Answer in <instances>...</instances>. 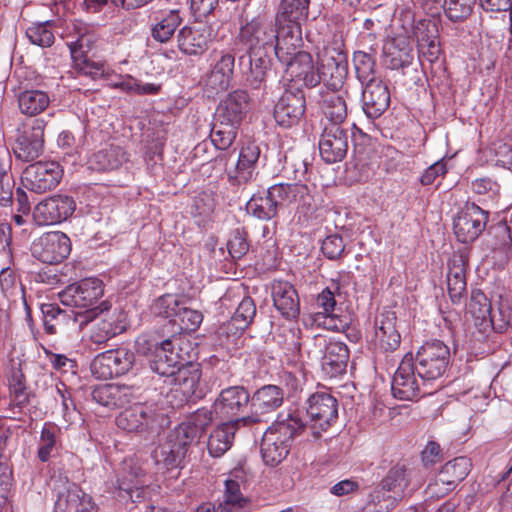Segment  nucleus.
Masks as SVG:
<instances>
[{
	"mask_svg": "<svg viewBox=\"0 0 512 512\" xmlns=\"http://www.w3.org/2000/svg\"><path fill=\"white\" fill-rule=\"evenodd\" d=\"M71 251L69 237L60 231L47 232L34 240L32 256L47 264H58L68 257Z\"/></svg>",
	"mask_w": 512,
	"mask_h": 512,
	"instance_id": "15",
	"label": "nucleus"
},
{
	"mask_svg": "<svg viewBox=\"0 0 512 512\" xmlns=\"http://www.w3.org/2000/svg\"><path fill=\"white\" fill-rule=\"evenodd\" d=\"M84 134L79 130L74 133L71 130L62 131L57 139V144L65 155L75 157L79 153V149L84 145Z\"/></svg>",
	"mask_w": 512,
	"mask_h": 512,
	"instance_id": "57",
	"label": "nucleus"
},
{
	"mask_svg": "<svg viewBox=\"0 0 512 512\" xmlns=\"http://www.w3.org/2000/svg\"><path fill=\"white\" fill-rule=\"evenodd\" d=\"M242 426L238 418L221 424L210 434L207 449L214 458L223 456L232 446L236 430Z\"/></svg>",
	"mask_w": 512,
	"mask_h": 512,
	"instance_id": "36",
	"label": "nucleus"
},
{
	"mask_svg": "<svg viewBox=\"0 0 512 512\" xmlns=\"http://www.w3.org/2000/svg\"><path fill=\"white\" fill-rule=\"evenodd\" d=\"M310 0H281L276 14V26L280 38L289 37L291 43H298L302 36V25L308 20Z\"/></svg>",
	"mask_w": 512,
	"mask_h": 512,
	"instance_id": "10",
	"label": "nucleus"
},
{
	"mask_svg": "<svg viewBox=\"0 0 512 512\" xmlns=\"http://www.w3.org/2000/svg\"><path fill=\"white\" fill-rule=\"evenodd\" d=\"M142 477H144V471L140 467L125 463L124 473L117 479L118 497L132 502L145 498L149 487L144 485V481L141 480Z\"/></svg>",
	"mask_w": 512,
	"mask_h": 512,
	"instance_id": "32",
	"label": "nucleus"
},
{
	"mask_svg": "<svg viewBox=\"0 0 512 512\" xmlns=\"http://www.w3.org/2000/svg\"><path fill=\"white\" fill-rule=\"evenodd\" d=\"M43 314L44 330L48 334H56L58 327L65 322L66 319L72 318L79 328H83L88 323L96 319V309H90L83 312H75L74 310L65 311L60 309L57 304L45 303L41 306Z\"/></svg>",
	"mask_w": 512,
	"mask_h": 512,
	"instance_id": "23",
	"label": "nucleus"
},
{
	"mask_svg": "<svg viewBox=\"0 0 512 512\" xmlns=\"http://www.w3.org/2000/svg\"><path fill=\"white\" fill-rule=\"evenodd\" d=\"M183 305L184 302L179 300L176 296L167 294L159 297L155 301L153 311L155 314L165 318H178Z\"/></svg>",
	"mask_w": 512,
	"mask_h": 512,
	"instance_id": "58",
	"label": "nucleus"
},
{
	"mask_svg": "<svg viewBox=\"0 0 512 512\" xmlns=\"http://www.w3.org/2000/svg\"><path fill=\"white\" fill-rule=\"evenodd\" d=\"M125 330L126 324L122 320V314L114 311L105 314L93 324L90 340L98 345L104 344Z\"/></svg>",
	"mask_w": 512,
	"mask_h": 512,
	"instance_id": "37",
	"label": "nucleus"
},
{
	"mask_svg": "<svg viewBox=\"0 0 512 512\" xmlns=\"http://www.w3.org/2000/svg\"><path fill=\"white\" fill-rule=\"evenodd\" d=\"M260 156V149L254 143L243 146L238 154L237 162L227 167L228 180L233 185L246 184L256 175V164Z\"/></svg>",
	"mask_w": 512,
	"mask_h": 512,
	"instance_id": "26",
	"label": "nucleus"
},
{
	"mask_svg": "<svg viewBox=\"0 0 512 512\" xmlns=\"http://www.w3.org/2000/svg\"><path fill=\"white\" fill-rule=\"evenodd\" d=\"M24 365L25 360L22 358H12L7 373L10 404L19 409L29 404L31 395L23 372Z\"/></svg>",
	"mask_w": 512,
	"mask_h": 512,
	"instance_id": "30",
	"label": "nucleus"
},
{
	"mask_svg": "<svg viewBox=\"0 0 512 512\" xmlns=\"http://www.w3.org/2000/svg\"><path fill=\"white\" fill-rule=\"evenodd\" d=\"M76 203L68 195H54L39 202L33 210V219L39 226L60 223L74 213Z\"/></svg>",
	"mask_w": 512,
	"mask_h": 512,
	"instance_id": "18",
	"label": "nucleus"
},
{
	"mask_svg": "<svg viewBox=\"0 0 512 512\" xmlns=\"http://www.w3.org/2000/svg\"><path fill=\"white\" fill-rule=\"evenodd\" d=\"M322 109L330 124L342 125L347 117V104L340 94L327 93L323 96Z\"/></svg>",
	"mask_w": 512,
	"mask_h": 512,
	"instance_id": "48",
	"label": "nucleus"
},
{
	"mask_svg": "<svg viewBox=\"0 0 512 512\" xmlns=\"http://www.w3.org/2000/svg\"><path fill=\"white\" fill-rule=\"evenodd\" d=\"M362 98L363 110L371 119L381 116L390 104V92L380 79L369 80L365 83Z\"/></svg>",
	"mask_w": 512,
	"mask_h": 512,
	"instance_id": "33",
	"label": "nucleus"
},
{
	"mask_svg": "<svg viewBox=\"0 0 512 512\" xmlns=\"http://www.w3.org/2000/svg\"><path fill=\"white\" fill-rule=\"evenodd\" d=\"M185 456L184 450L177 447L169 438L166 443L157 447L153 452L155 463L163 464L167 469L179 467Z\"/></svg>",
	"mask_w": 512,
	"mask_h": 512,
	"instance_id": "47",
	"label": "nucleus"
},
{
	"mask_svg": "<svg viewBox=\"0 0 512 512\" xmlns=\"http://www.w3.org/2000/svg\"><path fill=\"white\" fill-rule=\"evenodd\" d=\"M489 212L475 203L466 202L453 218V231L461 243H472L485 230Z\"/></svg>",
	"mask_w": 512,
	"mask_h": 512,
	"instance_id": "11",
	"label": "nucleus"
},
{
	"mask_svg": "<svg viewBox=\"0 0 512 512\" xmlns=\"http://www.w3.org/2000/svg\"><path fill=\"white\" fill-rule=\"evenodd\" d=\"M49 103L48 94L41 90H24L18 94V107L21 113L27 116L40 114Z\"/></svg>",
	"mask_w": 512,
	"mask_h": 512,
	"instance_id": "46",
	"label": "nucleus"
},
{
	"mask_svg": "<svg viewBox=\"0 0 512 512\" xmlns=\"http://www.w3.org/2000/svg\"><path fill=\"white\" fill-rule=\"evenodd\" d=\"M284 400L283 390L276 385H265L250 397L251 413L238 418L242 426H251L262 422V416L276 411Z\"/></svg>",
	"mask_w": 512,
	"mask_h": 512,
	"instance_id": "16",
	"label": "nucleus"
},
{
	"mask_svg": "<svg viewBox=\"0 0 512 512\" xmlns=\"http://www.w3.org/2000/svg\"><path fill=\"white\" fill-rule=\"evenodd\" d=\"M306 109L304 92L299 88L286 89L274 107V118L277 124L291 127L303 117Z\"/></svg>",
	"mask_w": 512,
	"mask_h": 512,
	"instance_id": "20",
	"label": "nucleus"
},
{
	"mask_svg": "<svg viewBox=\"0 0 512 512\" xmlns=\"http://www.w3.org/2000/svg\"><path fill=\"white\" fill-rule=\"evenodd\" d=\"M103 282L98 278H86L79 282L68 285L64 290L59 292L60 302L65 306L76 307L80 309L90 310L96 309V317L108 306L102 302L99 306L93 307L97 301L103 296Z\"/></svg>",
	"mask_w": 512,
	"mask_h": 512,
	"instance_id": "6",
	"label": "nucleus"
},
{
	"mask_svg": "<svg viewBox=\"0 0 512 512\" xmlns=\"http://www.w3.org/2000/svg\"><path fill=\"white\" fill-rule=\"evenodd\" d=\"M470 467V460L466 457H457L446 462L436 476L437 484L451 485L455 488L468 475Z\"/></svg>",
	"mask_w": 512,
	"mask_h": 512,
	"instance_id": "43",
	"label": "nucleus"
},
{
	"mask_svg": "<svg viewBox=\"0 0 512 512\" xmlns=\"http://www.w3.org/2000/svg\"><path fill=\"white\" fill-rule=\"evenodd\" d=\"M280 38V28L274 29L273 25L253 19L241 27L238 35V41L246 47L245 52L266 51L268 48H274Z\"/></svg>",
	"mask_w": 512,
	"mask_h": 512,
	"instance_id": "14",
	"label": "nucleus"
},
{
	"mask_svg": "<svg viewBox=\"0 0 512 512\" xmlns=\"http://www.w3.org/2000/svg\"><path fill=\"white\" fill-rule=\"evenodd\" d=\"M180 329L186 332L196 331L203 321V314L196 309H191L185 304L182 306L178 315Z\"/></svg>",
	"mask_w": 512,
	"mask_h": 512,
	"instance_id": "63",
	"label": "nucleus"
},
{
	"mask_svg": "<svg viewBox=\"0 0 512 512\" xmlns=\"http://www.w3.org/2000/svg\"><path fill=\"white\" fill-rule=\"evenodd\" d=\"M271 290L274 306L282 316L296 318L300 312V301L294 286L287 281L276 280Z\"/></svg>",
	"mask_w": 512,
	"mask_h": 512,
	"instance_id": "34",
	"label": "nucleus"
},
{
	"mask_svg": "<svg viewBox=\"0 0 512 512\" xmlns=\"http://www.w3.org/2000/svg\"><path fill=\"white\" fill-rule=\"evenodd\" d=\"M239 69L246 75V82L253 89H260L266 80L270 58L266 51L245 52L238 55Z\"/></svg>",
	"mask_w": 512,
	"mask_h": 512,
	"instance_id": "28",
	"label": "nucleus"
},
{
	"mask_svg": "<svg viewBox=\"0 0 512 512\" xmlns=\"http://www.w3.org/2000/svg\"><path fill=\"white\" fill-rule=\"evenodd\" d=\"M413 357L405 355L392 381V393L400 400H413L420 395L431 394V391L422 389L416 376Z\"/></svg>",
	"mask_w": 512,
	"mask_h": 512,
	"instance_id": "19",
	"label": "nucleus"
},
{
	"mask_svg": "<svg viewBox=\"0 0 512 512\" xmlns=\"http://www.w3.org/2000/svg\"><path fill=\"white\" fill-rule=\"evenodd\" d=\"M73 60V67L81 74L98 79L105 75V65L101 62H94L87 58L84 54L73 52L71 56Z\"/></svg>",
	"mask_w": 512,
	"mask_h": 512,
	"instance_id": "54",
	"label": "nucleus"
},
{
	"mask_svg": "<svg viewBox=\"0 0 512 512\" xmlns=\"http://www.w3.org/2000/svg\"><path fill=\"white\" fill-rule=\"evenodd\" d=\"M127 161V154L122 147L110 145L94 153L89 159V168L91 170L104 172L118 169Z\"/></svg>",
	"mask_w": 512,
	"mask_h": 512,
	"instance_id": "39",
	"label": "nucleus"
},
{
	"mask_svg": "<svg viewBox=\"0 0 512 512\" xmlns=\"http://www.w3.org/2000/svg\"><path fill=\"white\" fill-rule=\"evenodd\" d=\"M239 50L235 47L232 50H222L207 75L205 85L207 89L218 93L229 88L235 68V57Z\"/></svg>",
	"mask_w": 512,
	"mask_h": 512,
	"instance_id": "25",
	"label": "nucleus"
},
{
	"mask_svg": "<svg viewBox=\"0 0 512 512\" xmlns=\"http://www.w3.org/2000/svg\"><path fill=\"white\" fill-rule=\"evenodd\" d=\"M283 171L290 177L301 182L307 173V164L295 150H289L283 157Z\"/></svg>",
	"mask_w": 512,
	"mask_h": 512,
	"instance_id": "55",
	"label": "nucleus"
},
{
	"mask_svg": "<svg viewBox=\"0 0 512 512\" xmlns=\"http://www.w3.org/2000/svg\"><path fill=\"white\" fill-rule=\"evenodd\" d=\"M289 37L279 38L275 55L286 66L292 80L302 81L308 88L316 87V70L310 53L298 50L302 46V36L298 43L288 41Z\"/></svg>",
	"mask_w": 512,
	"mask_h": 512,
	"instance_id": "4",
	"label": "nucleus"
},
{
	"mask_svg": "<svg viewBox=\"0 0 512 512\" xmlns=\"http://www.w3.org/2000/svg\"><path fill=\"white\" fill-rule=\"evenodd\" d=\"M449 358L450 350L440 340L426 342L418 349L413 361L423 387L444 374L449 364Z\"/></svg>",
	"mask_w": 512,
	"mask_h": 512,
	"instance_id": "5",
	"label": "nucleus"
},
{
	"mask_svg": "<svg viewBox=\"0 0 512 512\" xmlns=\"http://www.w3.org/2000/svg\"><path fill=\"white\" fill-rule=\"evenodd\" d=\"M212 37V27L198 21L179 30L177 34L178 48L187 55H199L206 51Z\"/></svg>",
	"mask_w": 512,
	"mask_h": 512,
	"instance_id": "24",
	"label": "nucleus"
},
{
	"mask_svg": "<svg viewBox=\"0 0 512 512\" xmlns=\"http://www.w3.org/2000/svg\"><path fill=\"white\" fill-rule=\"evenodd\" d=\"M306 413L311 422L312 434L320 437L338 418V401L330 393L319 391L306 401Z\"/></svg>",
	"mask_w": 512,
	"mask_h": 512,
	"instance_id": "12",
	"label": "nucleus"
},
{
	"mask_svg": "<svg viewBox=\"0 0 512 512\" xmlns=\"http://www.w3.org/2000/svg\"><path fill=\"white\" fill-rule=\"evenodd\" d=\"M353 62L357 78L362 84L377 79L375 77V57L371 53L356 51L353 55Z\"/></svg>",
	"mask_w": 512,
	"mask_h": 512,
	"instance_id": "50",
	"label": "nucleus"
},
{
	"mask_svg": "<svg viewBox=\"0 0 512 512\" xmlns=\"http://www.w3.org/2000/svg\"><path fill=\"white\" fill-rule=\"evenodd\" d=\"M248 213L260 220H270L277 215L278 207L267 191L266 196H252L246 204Z\"/></svg>",
	"mask_w": 512,
	"mask_h": 512,
	"instance_id": "49",
	"label": "nucleus"
},
{
	"mask_svg": "<svg viewBox=\"0 0 512 512\" xmlns=\"http://www.w3.org/2000/svg\"><path fill=\"white\" fill-rule=\"evenodd\" d=\"M268 192L278 209L306 204L309 198V188L301 182L275 184L268 188Z\"/></svg>",
	"mask_w": 512,
	"mask_h": 512,
	"instance_id": "35",
	"label": "nucleus"
},
{
	"mask_svg": "<svg viewBox=\"0 0 512 512\" xmlns=\"http://www.w3.org/2000/svg\"><path fill=\"white\" fill-rule=\"evenodd\" d=\"M53 492L56 496L55 508L60 512H97L98 507L93 498L67 477H52Z\"/></svg>",
	"mask_w": 512,
	"mask_h": 512,
	"instance_id": "9",
	"label": "nucleus"
},
{
	"mask_svg": "<svg viewBox=\"0 0 512 512\" xmlns=\"http://www.w3.org/2000/svg\"><path fill=\"white\" fill-rule=\"evenodd\" d=\"M387 66L390 69H403L411 65L414 55L413 49L406 39L394 40L385 48Z\"/></svg>",
	"mask_w": 512,
	"mask_h": 512,
	"instance_id": "44",
	"label": "nucleus"
},
{
	"mask_svg": "<svg viewBox=\"0 0 512 512\" xmlns=\"http://www.w3.org/2000/svg\"><path fill=\"white\" fill-rule=\"evenodd\" d=\"M467 312L472 316L475 327L485 334L490 331L492 306L489 299L480 289H472Z\"/></svg>",
	"mask_w": 512,
	"mask_h": 512,
	"instance_id": "38",
	"label": "nucleus"
},
{
	"mask_svg": "<svg viewBox=\"0 0 512 512\" xmlns=\"http://www.w3.org/2000/svg\"><path fill=\"white\" fill-rule=\"evenodd\" d=\"M45 127L46 122L37 118L17 129L13 147L17 159L30 162L42 154Z\"/></svg>",
	"mask_w": 512,
	"mask_h": 512,
	"instance_id": "13",
	"label": "nucleus"
},
{
	"mask_svg": "<svg viewBox=\"0 0 512 512\" xmlns=\"http://www.w3.org/2000/svg\"><path fill=\"white\" fill-rule=\"evenodd\" d=\"M62 170L56 162H35L27 166L22 175L23 185L35 193H45L58 186Z\"/></svg>",
	"mask_w": 512,
	"mask_h": 512,
	"instance_id": "17",
	"label": "nucleus"
},
{
	"mask_svg": "<svg viewBox=\"0 0 512 512\" xmlns=\"http://www.w3.org/2000/svg\"><path fill=\"white\" fill-rule=\"evenodd\" d=\"M475 0H445L444 11L453 22L465 20L472 12Z\"/></svg>",
	"mask_w": 512,
	"mask_h": 512,
	"instance_id": "60",
	"label": "nucleus"
},
{
	"mask_svg": "<svg viewBox=\"0 0 512 512\" xmlns=\"http://www.w3.org/2000/svg\"><path fill=\"white\" fill-rule=\"evenodd\" d=\"M447 287L453 303H459L466 293L464 259L461 255L452 259L447 273Z\"/></svg>",
	"mask_w": 512,
	"mask_h": 512,
	"instance_id": "41",
	"label": "nucleus"
},
{
	"mask_svg": "<svg viewBox=\"0 0 512 512\" xmlns=\"http://www.w3.org/2000/svg\"><path fill=\"white\" fill-rule=\"evenodd\" d=\"M407 486L406 470L403 467L392 468L382 480L381 490L375 492L365 511L389 512L404 497Z\"/></svg>",
	"mask_w": 512,
	"mask_h": 512,
	"instance_id": "8",
	"label": "nucleus"
},
{
	"mask_svg": "<svg viewBox=\"0 0 512 512\" xmlns=\"http://www.w3.org/2000/svg\"><path fill=\"white\" fill-rule=\"evenodd\" d=\"M229 254L235 258L240 259L249 250L247 242V233L244 230L236 229L232 232L230 239L227 243Z\"/></svg>",
	"mask_w": 512,
	"mask_h": 512,
	"instance_id": "64",
	"label": "nucleus"
},
{
	"mask_svg": "<svg viewBox=\"0 0 512 512\" xmlns=\"http://www.w3.org/2000/svg\"><path fill=\"white\" fill-rule=\"evenodd\" d=\"M201 436L197 429L185 421L179 424L168 438L187 454L189 447L198 441Z\"/></svg>",
	"mask_w": 512,
	"mask_h": 512,
	"instance_id": "52",
	"label": "nucleus"
},
{
	"mask_svg": "<svg viewBox=\"0 0 512 512\" xmlns=\"http://www.w3.org/2000/svg\"><path fill=\"white\" fill-rule=\"evenodd\" d=\"M169 423L166 415L148 405L125 409L116 417V425L129 433H159Z\"/></svg>",
	"mask_w": 512,
	"mask_h": 512,
	"instance_id": "7",
	"label": "nucleus"
},
{
	"mask_svg": "<svg viewBox=\"0 0 512 512\" xmlns=\"http://www.w3.org/2000/svg\"><path fill=\"white\" fill-rule=\"evenodd\" d=\"M108 352L109 355H111V360L114 367H116V369H114V374H117V377L127 373L133 367L135 362V355L132 351L121 347L108 350Z\"/></svg>",
	"mask_w": 512,
	"mask_h": 512,
	"instance_id": "61",
	"label": "nucleus"
},
{
	"mask_svg": "<svg viewBox=\"0 0 512 512\" xmlns=\"http://www.w3.org/2000/svg\"><path fill=\"white\" fill-rule=\"evenodd\" d=\"M70 33L76 36V40L67 43L71 56L73 52L86 55L97 41L94 27L79 20L71 23Z\"/></svg>",
	"mask_w": 512,
	"mask_h": 512,
	"instance_id": "42",
	"label": "nucleus"
},
{
	"mask_svg": "<svg viewBox=\"0 0 512 512\" xmlns=\"http://www.w3.org/2000/svg\"><path fill=\"white\" fill-rule=\"evenodd\" d=\"M12 158L8 149L0 148V205L10 206L13 201L15 181L9 173Z\"/></svg>",
	"mask_w": 512,
	"mask_h": 512,
	"instance_id": "45",
	"label": "nucleus"
},
{
	"mask_svg": "<svg viewBox=\"0 0 512 512\" xmlns=\"http://www.w3.org/2000/svg\"><path fill=\"white\" fill-rule=\"evenodd\" d=\"M348 75V58L342 40H335L318 53L316 86L323 83L333 92L339 91Z\"/></svg>",
	"mask_w": 512,
	"mask_h": 512,
	"instance_id": "3",
	"label": "nucleus"
},
{
	"mask_svg": "<svg viewBox=\"0 0 512 512\" xmlns=\"http://www.w3.org/2000/svg\"><path fill=\"white\" fill-rule=\"evenodd\" d=\"M202 371L200 364L194 362H185L178 367V372L172 383L177 385L182 394L188 399H202L206 393V388L201 384Z\"/></svg>",
	"mask_w": 512,
	"mask_h": 512,
	"instance_id": "31",
	"label": "nucleus"
},
{
	"mask_svg": "<svg viewBox=\"0 0 512 512\" xmlns=\"http://www.w3.org/2000/svg\"><path fill=\"white\" fill-rule=\"evenodd\" d=\"M305 426L296 413L279 415L262 437L261 455L264 463L272 467L279 465L287 457L293 438L300 434Z\"/></svg>",
	"mask_w": 512,
	"mask_h": 512,
	"instance_id": "2",
	"label": "nucleus"
},
{
	"mask_svg": "<svg viewBox=\"0 0 512 512\" xmlns=\"http://www.w3.org/2000/svg\"><path fill=\"white\" fill-rule=\"evenodd\" d=\"M492 238V247L494 250L507 251L512 247L511 227L505 221H499L490 226L488 230Z\"/></svg>",
	"mask_w": 512,
	"mask_h": 512,
	"instance_id": "53",
	"label": "nucleus"
},
{
	"mask_svg": "<svg viewBox=\"0 0 512 512\" xmlns=\"http://www.w3.org/2000/svg\"><path fill=\"white\" fill-rule=\"evenodd\" d=\"M90 368L92 374L97 379L108 380L117 377V374H114L116 367H114L108 351L96 355L91 362Z\"/></svg>",
	"mask_w": 512,
	"mask_h": 512,
	"instance_id": "59",
	"label": "nucleus"
},
{
	"mask_svg": "<svg viewBox=\"0 0 512 512\" xmlns=\"http://www.w3.org/2000/svg\"><path fill=\"white\" fill-rule=\"evenodd\" d=\"M349 147V131L342 125L329 124L321 135L319 151L322 159L329 164L344 159Z\"/></svg>",
	"mask_w": 512,
	"mask_h": 512,
	"instance_id": "21",
	"label": "nucleus"
},
{
	"mask_svg": "<svg viewBox=\"0 0 512 512\" xmlns=\"http://www.w3.org/2000/svg\"><path fill=\"white\" fill-rule=\"evenodd\" d=\"M249 106V94L243 89L230 92L219 102L210 134L211 141L217 149L226 150L232 145Z\"/></svg>",
	"mask_w": 512,
	"mask_h": 512,
	"instance_id": "1",
	"label": "nucleus"
},
{
	"mask_svg": "<svg viewBox=\"0 0 512 512\" xmlns=\"http://www.w3.org/2000/svg\"><path fill=\"white\" fill-rule=\"evenodd\" d=\"M397 317L394 312L381 313L375 320L373 344L381 352H393L401 343V335L396 328Z\"/></svg>",
	"mask_w": 512,
	"mask_h": 512,
	"instance_id": "27",
	"label": "nucleus"
},
{
	"mask_svg": "<svg viewBox=\"0 0 512 512\" xmlns=\"http://www.w3.org/2000/svg\"><path fill=\"white\" fill-rule=\"evenodd\" d=\"M26 36L32 44L40 47H50L55 40L49 21L32 24L27 28Z\"/></svg>",
	"mask_w": 512,
	"mask_h": 512,
	"instance_id": "56",
	"label": "nucleus"
},
{
	"mask_svg": "<svg viewBox=\"0 0 512 512\" xmlns=\"http://www.w3.org/2000/svg\"><path fill=\"white\" fill-rule=\"evenodd\" d=\"M345 247L343 238L338 234H333L322 241L321 251L326 258L338 260L344 255Z\"/></svg>",
	"mask_w": 512,
	"mask_h": 512,
	"instance_id": "62",
	"label": "nucleus"
},
{
	"mask_svg": "<svg viewBox=\"0 0 512 512\" xmlns=\"http://www.w3.org/2000/svg\"><path fill=\"white\" fill-rule=\"evenodd\" d=\"M250 403V394L243 386H231L223 389L213 404L215 414L222 418L237 416Z\"/></svg>",
	"mask_w": 512,
	"mask_h": 512,
	"instance_id": "29",
	"label": "nucleus"
},
{
	"mask_svg": "<svg viewBox=\"0 0 512 512\" xmlns=\"http://www.w3.org/2000/svg\"><path fill=\"white\" fill-rule=\"evenodd\" d=\"M256 315V306L251 297H244L239 303L230 323L236 330H245Z\"/></svg>",
	"mask_w": 512,
	"mask_h": 512,
	"instance_id": "51",
	"label": "nucleus"
},
{
	"mask_svg": "<svg viewBox=\"0 0 512 512\" xmlns=\"http://www.w3.org/2000/svg\"><path fill=\"white\" fill-rule=\"evenodd\" d=\"M315 346L324 349L321 360L322 371L331 378L346 371L349 360V350L343 342L327 340L323 336L313 338Z\"/></svg>",
	"mask_w": 512,
	"mask_h": 512,
	"instance_id": "22",
	"label": "nucleus"
},
{
	"mask_svg": "<svg viewBox=\"0 0 512 512\" xmlns=\"http://www.w3.org/2000/svg\"><path fill=\"white\" fill-rule=\"evenodd\" d=\"M182 21L183 18L178 9H172L160 17H155L150 27L151 37L159 43L168 42Z\"/></svg>",
	"mask_w": 512,
	"mask_h": 512,
	"instance_id": "40",
	"label": "nucleus"
}]
</instances>
